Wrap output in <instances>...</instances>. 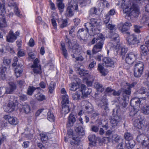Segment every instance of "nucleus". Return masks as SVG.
I'll return each instance as SVG.
<instances>
[{"instance_id":"f257e3e1","label":"nucleus","mask_w":149,"mask_h":149,"mask_svg":"<svg viewBox=\"0 0 149 149\" xmlns=\"http://www.w3.org/2000/svg\"><path fill=\"white\" fill-rule=\"evenodd\" d=\"M134 0H120L121 5L124 13L126 14V18L128 20L131 19L132 16L136 17L138 16L139 10L134 4Z\"/></svg>"},{"instance_id":"f03ea898","label":"nucleus","mask_w":149,"mask_h":149,"mask_svg":"<svg viewBox=\"0 0 149 149\" xmlns=\"http://www.w3.org/2000/svg\"><path fill=\"white\" fill-rule=\"evenodd\" d=\"M100 22V20L93 18L91 19L90 23L85 24L84 26L86 27L87 31H88L89 29L90 30L89 34L91 35H93L98 33L96 32L97 30L96 29V27L99 25Z\"/></svg>"},{"instance_id":"7ed1b4c3","label":"nucleus","mask_w":149,"mask_h":149,"mask_svg":"<svg viewBox=\"0 0 149 149\" xmlns=\"http://www.w3.org/2000/svg\"><path fill=\"white\" fill-rule=\"evenodd\" d=\"M143 99H146L145 97L143 98H138L136 97L132 98L130 102V104L133 107V109L130 112V116H134L139 110V105L140 103H141V100Z\"/></svg>"},{"instance_id":"20e7f679","label":"nucleus","mask_w":149,"mask_h":149,"mask_svg":"<svg viewBox=\"0 0 149 149\" xmlns=\"http://www.w3.org/2000/svg\"><path fill=\"white\" fill-rule=\"evenodd\" d=\"M111 43L113 44L112 47L114 51L118 52L121 48L118 35L116 33H111Z\"/></svg>"},{"instance_id":"39448f33","label":"nucleus","mask_w":149,"mask_h":149,"mask_svg":"<svg viewBox=\"0 0 149 149\" xmlns=\"http://www.w3.org/2000/svg\"><path fill=\"white\" fill-rule=\"evenodd\" d=\"M72 49L74 54H72V56L73 58H75L76 61H82L84 60V58L82 56H79L78 57L75 56L76 54H79L82 51L81 47L77 43L74 45L72 46Z\"/></svg>"},{"instance_id":"423d86ee","label":"nucleus","mask_w":149,"mask_h":149,"mask_svg":"<svg viewBox=\"0 0 149 149\" xmlns=\"http://www.w3.org/2000/svg\"><path fill=\"white\" fill-rule=\"evenodd\" d=\"M144 69V64L141 62L136 64L134 68V76L137 77H140L142 74Z\"/></svg>"},{"instance_id":"0eeeda50","label":"nucleus","mask_w":149,"mask_h":149,"mask_svg":"<svg viewBox=\"0 0 149 149\" xmlns=\"http://www.w3.org/2000/svg\"><path fill=\"white\" fill-rule=\"evenodd\" d=\"M137 140L141 143L143 146L147 147L149 149V136L148 137L144 134H141L137 136Z\"/></svg>"},{"instance_id":"6e6552de","label":"nucleus","mask_w":149,"mask_h":149,"mask_svg":"<svg viewBox=\"0 0 149 149\" xmlns=\"http://www.w3.org/2000/svg\"><path fill=\"white\" fill-rule=\"evenodd\" d=\"M137 54L135 52H130L127 54L126 56V63L129 65H132L137 57Z\"/></svg>"},{"instance_id":"1a4fd4ad","label":"nucleus","mask_w":149,"mask_h":149,"mask_svg":"<svg viewBox=\"0 0 149 149\" xmlns=\"http://www.w3.org/2000/svg\"><path fill=\"white\" fill-rule=\"evenodd\" d=\"M68 5L67 11L69 15L71 16L73 15L72 10L74 9L77 10L78 9V6L77 4V0H72L71 1L69 2Z\"/></svg>"},{"instance_id":"9d476101","label":"nucleus","mask_w":149,"mask_h":149,"mask_svg":"<svg viewBox=\"0 0 149 149\" xmlns=\"http://www.w3.org/2000/svg\"><path fill=\"white\" fill-rule=\"evenodd\" d=\"M39 61L38 59L36 58L33 62V64L31 67L33 68V70L35 74H40L41 73V69L40 64L39 63Z\"/></svg>"},{"instance_id":"9b49d317","label":"nucleus","mask_w":149,"mask_h":149,"mask_svg":"<svg viewBox=\"0 0 149 149\" xmlns=\"http://www.w3.org/2000/svg\"><path fill=\"white\" fill-rule=\"evenodd\" d=\"M139 40L135 35L132 34L127 37V43L130 46L134 45L138 43Z\"/></svg>"},{"instance_id":"f8f14e48","label":"nucleus","mask_w":149,"mask_h":149,"mask_svg":"<svg viewBox=\"0 0 149 149\" xmlns=\"http://www.w3.org/2000/svg\"><path fill=\"white\" fill-rule=\"evenodd\" d=\"M144 120L140 116H139L137 118L135 119L134 122V127L139 129H141L144 125Z\"/></svg>"},{"instance_id":"ddd939ff","label":"nucleus","mask_w":149,"mask_h":149,"mask_svg":"<svg viewBox=\"0 0 149 149\" xmlns=\"http://www.w3.org/2000/svg\"><path fill=\"white\" fill-rule=\"evenodd\" d=\"M79 90H80L83 97H86L90 94L92 91L91 89L86 88L85 85L83 84L81 85V86L79 88Z\"/></svg>"},{"instance_id":"4468645a","label":"nucleus","mask_w":149,"mask_h":149,"mask_svg":"<svg viewBox=\"0 0 149 149\" xmlns=\"http://www.w3.org/2000/svg\"><path fill=\"white\" fill-rule=\"evenodd\" d=\"M103 61L106 65L109 67H113L116 61V59L114 58H110L108 57H104Z\"/></svg>"},{"instance_id":"2eb2a0df","label":"nucleus","mask_w":149,"mask_h":149,"mask_svg":"<svg viewBox=\"0 0 149 149\" xmlns=\"http://www.w3.org/2000/svg\"><path fill=\"white\" fill-rule=\"evenodd\" d=\"M112 139L113 141L119 143L118 146V147L123 146L124 144V140L123 139L121 138L120 136L117 134L113 135L112 136Z\"/></svg>"},{"instance_id":"dca6fc26","label":"nucleus","mask_w":149,"mask_h":149,"mask_svg":"<svg viewBox=\"0 0 149 149\" xmlns=\"http://www.w3.org/2000/svg\"><path fill=\"white\" fill-rule=\"evenodd\" d=\"M4 118L7 120L8 122L11 125H16L18 123V121L17 118L15 117H11L10 116L5 115Z\"/></svg>"},{"instance_id":"f3484780","label":"nucleus","mask_w":149,"mask_h":149,"mask_svg":"<svg viewBox=\"0 0 149 149\" xmlns=\"http://www.w3.org/2000/svg\"><path fill=\"white\" fill-rule=\"evenodd\" d=\"M140 52L142 56H146L149 54V47L148 46L143 45L140 47Z\"/></svg>"},{"instance_id":"a211bd4d","label":"nucleus","mask_w":149,"mask_h":149,"mask_svg":"<svg viewBox=\"0 0 149 149\" xmlns=\"http://www.w3.org/2000/svg\"><path fill=\"white\" fill-rule=\"evenodd\" d=\"M131 26V24L130 23L125 22L124 24L120 23L118 25V28L122 32H124L127 31L129 27Z\"/></svg>"},{"instance_id":"6ab92c4d","label":"nucleus","mask_w":149,"mask_h":149,"mask_svg":"<svg viewBox=\"0 0 149 149\" xmlns=\"http://www.w3.org/2000/svg\"><path fill=\"white\" fill-rule=\"evenodd\" d=\"M136 84L135 82H133L131 84L126 83L125 85V89H124V92L127 94L130 95L131 93L130 88L134 87Z\"/></svg>"},{"instance_id":"aec40b11","label":"nucleus","mask_w":149,"mask_h":149,"mask_svg":"<svg viewBox=\"0 0 149 149\" xmlns=\"http://www.w3.org/2000/svg\"><path fill=\"white\" fill-rule=\"evenodd\" d=\"M103 42H100L95 45L92 49V52L93 54L97 53L101 50L103 45Z\"/></svg>"},{"instance_id":"412c9836","label":"nucleus","mask_w":149,"mask_h":149,"mask_svg":"<svg viewBox=\"0 0 149 149\" xmlns=\"http://www.w3.org/2000/svg\"><path fill=\"white\" fill-rule=\"evenodd\" d=\"M17 38L16 36L13 32L10 31L8 35L6 36V40L8 42H13Z\"/></svg>"},{"instance_id":"4be33fe9","label":"nucleus","mask_w":149,"mask_h":149,"mask_svg":"<svg viewBox=\"0 0 149 149\" xmlns=\"http://www.w3.org/2000/svg\"><path fill=\"white\" fill-rule=\"evenodd\" d=\"M16 88L15 85L13 82H10L9 84V87L5 88L6 90L5 93L6 94H10Z\"/></svg>"},{"instance_id":"5701e85b","label":"nucleus","mask_w":149,"mask_h":149,"mask_svg":"<svg viewBox=\"0 0 149 149\" xmlns=\"http://www.w3.org/2000/svg\"><path fill=\"white\" fill-rule=\"evenodd\" d=\"M15 109V105L14 103L12 102H10L7 104L5 110L6 112H11L13 111Z\"/></svg>"},{"instance_id":"b1692460","label":"nucleus","mask_w":149,"mask_h":149,"mask_svg":"<svg viewBox=\"0 0 149 149\" xmlns=\"http://www.w3.org/2000/svg\"><path fill=\"white\" fill-rule=\"evenodd\" d=\"M125 143L126 149H132L135 145L134 141L132 139L125 141Z\"/></svg>"},{"instance_id":"393cba45","label":"nucleus","mask_w":149,"mask_h":149,"mask_svg":"<svg viewBox=\"0 0 149 149\" xmlns=\"http://www.w3.org/2000/svg\"><path fill=\"white\" fill-rule=\"evenodd\" d=\"M98 105L105 110L108 109V103L107 102L106 98L98 101Z\"/></svg>"},{"instance_id":"a878e982","label":"nucleus","mask_w":149,"mask_h":149,"mask_svg":"<svg viewBox=\"0 0 149 149\" xmlns=\"http://www.w3.org/2000/svg\"><path fill=\"white\" fill-rule=\"evenodd\" d=\"M97 70L101 74L102 76H105L108 73L107 70L105 69L103 65L101 64H99L98 65Z\"/></svg>"},{"instance_id":"bb28decb","label":"nucleus","mask_w":149,"mask_h":149,"mask_svg":"<svg viewBox=\"0 0 149 149\" xmlns=\"http://www.w3.org/2000/svg\"><path fill=\"white\" fill-rule=\"evenodd\" d=\"M23 66L22 65H18L15 69V73L16 77H18L20 76L21 74L23 71Z\"/></svg>"},{"instance_id":"cd10ccee","label":"nucleus","mask_w":149,"mask_h":149,"mask_svg":"<svg viewBox=\"0 0 149 149\" xmlns=\"http://www.w3.org/2000/svg\"><path fill=\"white\" fill-rule=\"evenodd\" d=\"M86 35L84 34V29H81L79 30L77 33V36L78 38L80 40H85L86 38Z\"/></svg>"},{"instance_id":"c85d7f7f","label":"nucleus","mask_w":149,"mask_h":149,"mask_svg":"<svg viewBox=\"0 0 149 149\" xmlns=\"http://www.w3.org/2000/svg\"><path fill=\"white\" fill-rule=\"evenodd\" d=\"M66 113H68L70 109L73 106V104L70 102L68 99V96L66 95Z\"/></svg>"},{"instance_id":"c756f323","label":"nucleus","mask_w":149,"mask_h":149,"mask_svg":"<svg viewBox=\"0 0 149 149\" xmlns=\"http://www.w3.org/2000/svg\"><path fill=\"white\" fill-rule=\"evenodd\" d=\"M72 97L74 100H76L80 99L83 97L80 90H79H79H78L75 93L73 94Z\"/></svg>"},{"instance_id":"7c9ffc66","label":"nucleus","mask_w":149,"mask_h":149,"mask_svg":"<svg viewBox=\"0 0 149 149\" xmlns=\"http://www.w3.org/2000/svg\"><path fill=\"white\" fill-rule=\"evenodd\" d=\"M22 110L26 114L30 113L31 111L30 106L26 103L22 105Z\"/></svg>"},{"instance_id":"2f4dec72","label":"nucleus","mask_w":149,"mask_h":149,"mask_svg":"<svg viewBox=\"0 0 149 149\" xmlns=\"http://www.w3.org/2000/svg\"><path fill=\"white\" fill-rule=\"evenodd\" d=\"M139 92L141 94L146 93V95L149 98V97L148 96L149 95V86H147V87L146 88L143 87L141 88L139 90Z\"/></svg>"},{"instance_id":"473e14b6","label":"nucleus","mask_w":149,"mask_h":149,"mask_svg":"<svg viewBox=\"0 0 149 149\" xmlns=\"http://www.w3.org/2000/svg\"><path fill=\"white\" fill-rule=\"evenodd\" d=\"M88 139L90 141L89 144L91 145L95 146L96 143L95 136L94 135H91L89 136Z\"/></svg>"},{"instance_id":"72a5a7b5","label":"nucleus","mask_w":149,"mask_h":149,"mask_svg":"<svg viewBox=\"0 0 149 149\" xmlns=\"http://www.w3.org/2000/svg\"><path fill=\"white\" fill-rule=\"evenodd\" d=\"M120 119L119 117L118 116H116L111 120L110 123L113 126H116L118 124Z\"/></svg>"},{"instance_id":"f704fd0d","label":"nucleus","mask_w":149,"mask_h":149,"mask_svg":"<svg viewBox=\"0 0 149 149\" xmlns=\"http://www.w3.org/2000/svg\"><path fill=\"white\" fill-rule=\"evenodd\" d=\"M76 119L74 115L72 113L70 114L68 118V124H69V126H72L73 123L75 122Z\"/></svg>"},{"instance_id":"c9c22d12","label":"nucleus","mask_w":149,"mask_h":149,"mask_svg":"<svg viewBox=\"0 0 149 149\" xmlns=\"http://www.w3.org/2000/svg\"><path fill=\"white\" fill-rule=\"evenodd\" d=\"M94 86L98 92H102L104 91V88L102 85L97 82H95L94 84Z\"/></svg>"},{"instance_id":"e433bc0d","label":"nucleus","mask_w":149,"mask_h":149,"mask_svg":"<svg viewBox=\"0 0 149 149\" xmlns=\"http://www.w3.org/2000/svg\"><path fill=\"white\" fill-rule=\"evenodd\" d=\"M91 76L88 77V78H84L83 79V82L86 83L89 86H90L92 85L93 82V79H90L91 78Z\"/></svg>"},{"instance_id":"4c0bfd02","label":"nucleus","mask_w":149,"mask_h":149,"mask_svg":"<svg viewBox=\"0 0 149 149\" xmlns=\"http://www.w3.org/2000/svg\"><path fill=\"white\" fill-rule=\"evenodd\" d=\"M35 96L36 98L39 101H42L45 100V96L40 93H38Z\"/></svg>"},{"instance_id":"58836bf2","label":"nucleus","mask_w":149,"mask_h":149,"mask_svg":"<svg viewBox=\"0 0 149 149\" xmlns=\"http://www.w3.org/2000/svg\"><path fill=\"white\" fill-rule=\"evenodd\" d=\"M75 131L80 136H82L84 135V132L83 128L81 127H77L75 129Z\"/></svg>"},{"instance_id":"ea45409f","label":"nucleus","mask_w":149,"mask_h":149,"mask_svg":"<svg viewBox=\"0 0 149 149\" xmlns=\"http://www.w3.org/2000/svg\"><path fill=\"white\" fill-rule=\"evenodd\" d=\"M41 137V140L44 143H47L48 141V137L44 133H42L40 134Z\"/></svg>"},{"instance_id":"a19ab883","label":"nucleus","mask_w":149,"mask_h":149,"mask_svg":"<svg viewBox=\"0 0 149 149\" xmlns=\"http://www.w3.org/2000/svg\"><path fill=\"white\" fill-rule=\"evenodd\" d=\"M141 112L145 114H148L149 113V106L146 105L142 107L141 109Z\"/></svg>"},{"instance_id":"79ce46f5","label":"nucleus","mask_w":149,"mask_h":149,"mask_svg":"<svg viewBox=\"0 0 149 149\" xmlns=\"http://www.w3.org/2000/svg\"><path fill=\"white\" fill-rule=\"evenodd\" d=\"M81 86L78 83H72L71 90L72 91H75L77 90H79V88Z\"/></svg>"},{"instance_id":"37998d69","label":"nucleus","mask_w":149,"mask_h":149,"mask_svg":"<svg viewBox=\"0 0 149 149\" xmlns=\"http://www.w3.org/2000/svg\"><path fill=\"white\" fill-rule=\"evenodd\" d=\"M64 0H57V3L58 8L59 9H63L64 8V3L62 2Z\"/></svg>"},{"instance_id":"c03bdc74","label":"nucleus","mask_w":149,"mask_h":149,"mask_svg":"<svg viewBox=\"0 0 149 149\" xmlns=\"http://www.w3.org/2000/svg\"><path fill=\"white\" fill-rule=\"evenodd\" d=\"M55 85V83L54 82H51L48 88L49 92L50 93H52L53 92L54 89Z\"/></svg>"},{"instance_id":"a18cd8bd","label":"nucleus","mask_w":149,"mask_h":149,"mask_svg":"<svg viewBox=\"0 0 149 149\" xmlns=\"http://www.w3.org/2000/svg\"><path fill=\"white\" fill-rule=\"evenodd\" d=\"M47 119L51 122H54L55 120L53 114L50 111H49L47 113Z\"/></svg>"},{"instance_id":"49530a36","label":"nucleus","mask_w":149,"mask_h":149,"mask_svg":"<svg viewBox=\"0 0 149 149\" xmlns=\"http://www.w3.org/2000/svg\"><path fill=\"white\" fill-rule=\"evenodd\" d=\"M79 141L80 140L79 138L74 137L72 141L71 142V144L72 145L74 144L76 145H78L79 144Z\"/></svg>"},{"instance_id":"de8ad7c7","label":"nucleus","mask_w":149,"mask_h":149,"mask_svg":"<svg viewBox=\"0 0 149 149\" xmlns=\"http://www.w3.org/2000/svg\"><path fill=\"white\" fill-rule=\"evenodd\" d=\"M35 89V88L33 87L29 86L27 90V94L29 95H32Z\"/></svg>"},{"instance_id":"09e8293b","label":"nucleus","mask_w":149,"mask_h":149,"mask_svg":"<svg viewBox=\"0 0 149 149\" xmlns=\"http://www.w3.org/2000/svg\"><path fill=\"white\" fill-rule=\"evenodd\" d=\"M124 137L125 139V141L129 140L132 139V137L131 134L128 132L125 133L124 134Z\"/></svg>"},{"instance_id":"8fccbe9b","label":"nucleus","mask_w":149,"mask_h":149,"mask_svg":"<svg viewBox=\"0 0 149 149\" xmlns=\"http://www.w3.org/2000/svg\"><path fill=\"white\" fill-rule=\"evenodd\" d=\"M5 69L3 67H2L1 65L0 67V73L1 75V78L3 79H4L5 78Z\"/></svg>"},{"instance_id":"3c124183","label":"nucleus","mask_w":149,"mask_h":149,"mask_svg":"<svg viewBox=\"0 0 149 149\" xmlns=\"http://www.w3.org/2000/svg\"><path fill=\"white\" fill-rule=\"evenodd\" d=\"M3 63L6 65H8L10 63V60L7 57H5L3 59Z\"/></svg>"},{"instance_id":"603ef678","label":"nucleus","mask_w":149,"mask_h":149,"mask_svg":"<svg viewBox=\"0 0 149 149\" xmlns=\"http://www.w3.org/2000/svg\"><path fill=\"white\" fill-rule=\"evenodd\" d=\"M5 12V6L2 4L0 6V15H3Z\"/></svg>"},{"instance_id":"864d4df0","label":"nucleus","mask_w":149,"mask_h":149,"mask_svg":"<svg viewBox=\"0 0 149 149\" xmlns=\"http://www.w3.org/2000/svg\"><path fill=\"white\" fill-rule=\"evenodd\" d=\"M97 12V10L96 8H92L91 9L90 11L89 14L91 15H95Z\"/></svg>"},{"instance_id":"5fc2aeb1","label":"nucleus","mask_w":149,"mask_h":149,"mask_svg":"<svg viewBox=\"0 0 149 149\" xmlns=\"http://www.w3.org/2000/svg\"><path fill=\"white\" fill-rule=\"evenodd\" d=\"M61 49L62 51L63 54L65 57V45L64 43L62 42L61 43Z\"/></svg>"},{"instance_id":"6e6d98bb","label":"nucleus","mask_w":149,"mask_h":149,"mask_svg":"<svg viewBox=\"0 0 149 149\" xmlns=\"http://www.w3.org/2000/svg\"><path fill=\"white\" fill-rule=\"evenodd\" d=\"M79 71H80L79 72V74L81 76H84L88 73L87 71H85L83 69L81 70L80 68H79Z\"/></svg>"},{"instance_id":"4d7b16f0","label":"nucleus","mask_w":149,"mask_h":149,"mask_svg":"<svg viewBox=\"0 0 149 149\" xmlns=\"http://www.w3.org/2000/svg\"><path fill=\"white\" fill-rule=\"evenodd\" d=\"M65 95H63L62 96V101L61 102V106L62 107V109L65 107Z\"/></svg>"},{"instance_id":"13d9d810","label":"nucleus","mask_w":149,"mask_h":149,"mask_svg":"<svg viewBox=\"0 0 149 149\" xmlns=\"http://www.w3.org/2000/svg\"><path fill=\"white\" fill-rule=\"evenodd\" d=\"M8 5L9 6L13 7L14 8L17 7V4L16 3L12 1V2H9L8 4Z\"/></svg>"},{"instance_id":"bf43d9fd","label":"nucleus","mask_w":149,"mask_h":149,"mask_svg":"<svg viewBox=\"0 0 149 149\" xmlns=\"http://www.w3.org/2000/svg\"><path fill=\"white\" fill-rule=\"evenodd\" d=\"M36 22L38 24H45V23L43 21H42L41 18L40 17H37Z\"/></svg>"},{"instance_id":"052dcab7","label":"nucleus","mask_w":149,"mask_h":149,"mask_svg":"<svg viewBox=\"0 0 149 149\" xmlns=\"http://www.w3.org/2000/svg\"><path fill=\"white\" fill-rule=\"evenodd\" d=\"M110 17L108 14H107L105 16V18L104 19V22L106 24L108 23L109 22L110 19Z\"/></svg>"},{"instance_id":"680f3d73","label":"nucleus","mask_w":149,"mask_h":149,"mask_svg":"<svg viewBox=\"0 0 149 149\" xmlns=\"http://www.w3.org/2000/svg\"><path fill=\"white\" fill-rule=\"evenodd\" d=\"M96 64V62L93 61L90 63L88 65V68L90 69L92 68L95 66Z\"/></svg>"},{"instance_id":"e2e57ef3","label":"nucleus","mask_w":149,"mask_h":149,"mask_svg":"<svg viewBox=\"0 0 149 149\" xmlns=\"http://www.w3.org/2000/svg\"><path fill=\"white\" fill-rule=\"evenodd\" d=\"M29 45L31 47H33L35 45V43L33 39L32 38H31L29 41Z\"/></svg>"},{"instance_id":"0e129e2a","label":"nucleus","mask_w":149,"mask_h":149,"mask_svg":"<svg viewBox=\"0 0 149 149\" xmlns=\"http://www.w3.org/2000/svg\"><path fill=\"white\" fill-rule=\"evenodd\" d=\"M14 11L15 14L17 15L19 17H20V14L19 10L17 7L15 8H14Z\"/></svg>"},{"instance_id":"69168bd1","label":"nucleus","mask_w":149,"mask_h":149,"mask_svg":"<svg viewBox=\"0 0 149 149\" xmlns=\"http://www.w3.org/2000/svg\"><path fill=\"white\" fill-rule=\"evenodd\" d=\"M115 27V25L111 24H109L106 25V27L109 29L110 30H113Z\"/></svg>"},{"instance_id":"338daca9","label":"nucleus","mask_w":149,"mask_h":149,"mask_svg":"<svg viewBox=\"0 0 149 149\" xmlns=\"http://www.w3.org/2000/svg\"><path fill=\"white\" fill-rule=\"evenodd\" d=\"M26 96L23 94H22L20 96V99L23 101H25L27 99Z\"/></svg>"},{"instance_id":"774afa93","label":"nucleus","mask_w":149,"mask_h":149,"mask_svg":"<svg viewBox=\"0 0 149 149\" xmlns=\"http://www.w3.org/2000/svg\"><path fill=\"white\" fill-rule=\"evenodd\" d=\"M86 109L87 110H88L90 111H91L93 110L92 106L90 103L89 104L88 106L86 107Z\"/></svg>"}]
</instances>
